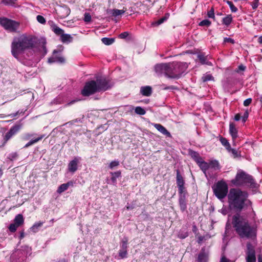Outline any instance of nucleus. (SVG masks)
Here are the masks:
<instances>
[{"label":"nucleus","mask_w":262,"mask_h":262,"mask_svg":"<svg viewBox=\"0 0 262 262\" xmlns=\"http://www.w3.org/2000/svg\"><path fill=\"white\" fill-rule=\"evenodd\" d=\"M210 164L213 168H218L219 167V163L216 161H211Z\"/></svg>","instance_id":"6e6d98bb"},{"label":"nucleus","mask_w":262,"mask_h":262,"mask_svg":"<svg viewBox=\"0 0 262 262\" xmlns=\"http://www.w3.org/2000/svg\"><path fill=\"white\" fill-rule=\"evenodd\" d=\"M246 69V67L244 66V65L243 64H241V65H239L237 70H236V72H239V71H244Z\"/></svg>","instance_id":"13d9d810"},{"label":"nucleus","mask_w":262,"mask_h":262,"mask_svg":"<svg viewBox=\"0 0 262 262\" xmlns=\"http://www.w3.org/2000/svg\"><path fill=\"white\" fill-rule=\"evenodd\" d=\"M18 157V154L16 152H14L10 154L8 157V159H9L11 161H13L16 160Z\"/></svg>","instance_id":"79ce46f5"},{"label":"nucleus","mask_w":262,"mask_h":262,"mask_svg":"<svg viewBox=\"0 0 262 262\" xmlns=\"http://www.w3.org/2000/svg\"><path fill=\"white\" fill-rule=\"evenodd\" d=\"M197 163L204 172H205L209 168V165L207 162L204 161L202 159L198 161Z\"/></svg>","instance_id":"aec40b11"},{"label":"nucleus","mask_w":262,"mask_h":262,"mask_svg":"<svg viewBox=\"0 0 262 262\" xmlns=\"http://www.w3.org/2000/svg\"><path fill=\"white\" fill-rule=\"evenodd\" d=\"M232 182L235 185H247L251 187H255V183L252 176L243 171H240L236 174V178Z\"/></svg>","instance_id":"423d86ee"},{"label":"nucleus","mask_w":262,"mask_h":262,"mask_svg":"<svg viewBox=\"0 0 262 262\" xmlns=\"http://www.w3.org/2000/svg\"><path fill=\"white\" fill-rule=\"evenodd\" d=\"M226 3L229 5L232 12H236L237 11V8L233 4L232 2L226 1Z\"/></svg>","instance_id":"a19ab883"},{"label":"nucleus","mask_w":262,"mask_h":262,"mask_svg":"<svg viewBox=\"0 0 262 262\" xmlns=\"http://www.w3.org/2000/svg\"><path fill=\"white\" fill-rule=\"evenodd\" d=\"M188 235L187 232H185V233H181V232H179V234H178V237L181 238V239H184L185 238H186V237H187Z\"/></svg>","instance_id":"5fc2aeb1"},{"label":"nucleus","mask_w":262,"mask_h":262,"mask_svg":"<svg viewBox=\"0 0 262 262\" xmlns=\"http://www.w3.org/2000/svg\"><path fill=\"white\" fill-rule=\"evenodd\" d=\"M207 16L209 18L215 19V15L214 12V9L213 7L208 12Z\"/></svg>","instance_id":"a18cd8bd"},{"label":"nucleus","mask_w":262,"mask_h":262,"mask_svg":"<svg viewBox=\"0 0 262 262\" xmlns=\"http://www.w3.org/2000/svg\"><path fill=\"white\" fill-rule=\"evenodd\" d=\"M179 188V196H182V195H184L185 197H186L187 195V192L184 186H179L178 187Z\"/></svg>","instance_id":"e433bc0d"},{"label":"nucleus","mask_w":262,"mask_h":262,"mask_svg":"<svg viewBox=\"0 0 262 262\" xmlns=\"http://www.w3.org/2000/svg\"><path fill=\"white\" fill-rule=\"evenodd\" d=\"M127 242L128 238L126 237H124L121 241V249L127 250Z\"/></svg>","instance_id":"c9c22d12"},{"label":"nucleus","mask_w":262,"mask_h":262,"mask_svg":"<svg viewBox=\"0 0 262 262\" xmlns=\"http://www.w3.org/2000/svg\"><path fill=\"white\" fill-rule=\"evenodd\" d=\"M60 39L62 42H70L72 41L73 37L68 34H61L60 36Z\"/></svg>","instance_id":"b1692460"},{"label":"nucleus","mask_w":262,"mask_h":262,"mask_svg":"<svg viewBox=\"0 0 262 262\" xmlns=\"http://www.w3.org/2000/svg\"><path fill=\"white\" fill-rule=\"evenodd\" d=\"M37 20L41 24H45L46 22L45 18L41 15H38L36 17Z\"/></svg>","instance_id":"49530a36"},{"label":"nucleus","mask_w":262,"mask_h":262,"mask_svg":"<svg viewBox=\"0 0 262 262\" xmlns=\"http://www.w3.org/2000/svg\"><path fill=\"white\" fill-rule=\"evenodd\" d=\"M220 141L222 144L226 148V149L228 150L230 148L231 146L228 141L223 137H221L220 138Z\"/></svg>","instance_id":"bb28decb"},{"label":"nucleus","mask_w":262,"mask_h":262,"mask_svg":"<svg viewBox=\"0 0 262 262\" xmlns=\"http://www.w3.org/2000/svg\"><path fill=\"white\" fill-rule=\"evenodd\" d=\"M14 221V223L17 225L19 227L21 226L24 222V219L23 215L21 214H18L16 215Z\"/></svg>","instance_id":"5701e85b"},{"label":"nucleus","mask_w":262,"mask_h":262,"mask_svg":"<svg viewBox=\"0 0 262 262\" xmlns=\"http://www.w3.org/2000/svg\"><path fill=\"white\" fill-rule=\"evenodd\" d=\"M31 253L30 247L28 246H23L13 253L11 262H26L27 257L30 255Z\"/></svg>","instance_id":"0eeeda50"},{"label":"nucleus","mask_w":262,"mask_h":262,"mask_svg":"<svg viewBox=\"0 0 262 262\" xmlns=\"http://www.w3.org/2000/svg\"><path fill=\"white\" fill-rule=\"evenodd\" d=\"M128 35V32H124L122 33H121L120 35H119V37L120 38H122V39H124V38H125L126 37H127V36Z\"/></svg>","instance_id":"bf43d9fd"},{"label":"nucleus","mask_w":262,"mask_h":262,"mask_svg":"<svg viewBox=\"0 0 262 262\" xmlns=\"http://www.w3.org/2000/svg\"><path fill=\"white\" fill-rule=\"evenodd\" d=\"M166 19H167V18L166 17H163L162 18H161L158 21H157L155 23H154L153 25H156V26H158L159 25H161V24L164 23V21L165 20H166Z\"/></svg>","instance_id":"8fccbe9b"},{"label":"nucleus","mask_w":262,"mask_h":262,"mask_svg":"<svg viewBox=\"0 0 262 262\" xmlns=\"http://www.w3.org/2000/svg\"><path fill=\"white\" fill-rule=\"evenodd\" d=\"M46 43L45 39H41L39 44L40 48H37L35 38L32 36L21 35L18 37H14L11 45V54L16 59L23 54L26 50L31 49L34 51L46 50L45 45Z\"/></svg>","instance_id":"f257e3e1"},{"label":"nucleus","mask_w":262,"mask_h":262,"mask_svg":"<svg viewBox=\"0 0 262 262\" xmlns=\"http://www.w3.org/2000/svg\"><path fill=\"white\" fill-rule=\"evenodd\" d=\"M224 42H231V43H234V41L233 39L231 38H224Z\"/></svg>","instance_id":"052dcab7"},{"label":"nucleus","mask_w":262,"mask_h":262,"mask_svg":"<svg viewBox=\"0 0 262 262\" xmlns=\"http://www.w3.org/2000/svg\"><path fill=\"white\" fill-rule=\"evenodd\" d=\"M154 126L161 133L168 137H171L170 133L166 129V128L160 124L154 123Z\"/></svg>","instance_id":"2eb2a0df"},{"label":"nucleus","mask_w":262,"mask_h":262,"mask_svg":"<svg viewBox=\"0 0 262 262\" xmlns=\"http://www.w3.org/2000/svg\"><path fill=\"white\" fill-rule=\"evenodd\" d=\"M232 21V16L231 15H228L224 17L222 20L223 24L228 26Z\"/></svg>","instance_id":"cd10ccee"},{"label":"nucleus","mask_w":262,"mask_h":262,"mask_svg":"<svg viewBox=\"0 0 262 262\" xmlns=\"http://www.w3.org/2000/svg\"><path fill=\"white\" fill-rule=\"evenodd\" d=\"M258 42L260 43H262V36H260L258 39Z\"/></svg>","instance_id":"338daca9"},{"label":"nucleus","mask_w":262,"mask_h":262,"mask_svg":"<svg viewBox=\"0 0 262 262\" xmlns=\"http://www.w3.org/2000/svg\"><path fill=\"white\" fill-rule=\"evenodd\" d=\"M248 115H249V112L247 110L245 112L243 116L242 117V121L243 122H245L247 120L248 117Z\"/></svg>","instance_id":"3c124183"},{"label":"nucleus","mask_w":262,"mask_h":262,"mask_svg":"<svg viewBox=\"0 0 262 262\" xmlns=\"http://www.w3.org/2000/svg\"><path fill=\"white\" fill-rule=\"evenodd\" d=\"M213 77L211 74L204 75L202 77V79L203 82H206L209 80H213Z\"/></svg>","instance_id":"58836bf2"},{"label":"nucleus","mask_w":262,"mask_h":262,"mask_svg":"<svg viewBox=\"0 0 262 262\" xmlns=\"http://www.w3.org/2000/svg\"><path fill=\"white\" fill-rule=\"evenodd\" d=\"M127 250L121 249L119 250V256L121 258H124L126 257L127 256Z\"/></svg>","instance_id":"37998d69"},{"label":"nucleus","mask_w":262,"mask_h":262,"mask_svg":"<svg viewBox=\"0 0 262 262\" xmlns=\"http://www.w3.org/2000/svg\"><path fill=\"white\" fill-rule=\"evenodd\" d=\"M228 152H231L232 154V156L234 158L241 157V152L235 149L232 148L230 147L229 150H227Z\"/></svg>","instance_id":"7c9ffc66"},{"label":"nucleus","mask_w":262,"mask_h":262,"mask_svg":"<svg viewBox=\"0 0 262 262\" xmlns=\"http://www.w3.org/2000/svg\"><path fill=\"white\" fill-rule=\"evenodd\" d=\"M125 11L123 10H119V9H113L112 10V15L114 16H117L118 15L123 14L124 13Z\"/></svg>","instance_id":"4c0bfd02"},{"label":"nucleus","mask_w":262,"mask_h":262,"mask_svg":"<svg viewBox=\"0 0 262 262\" xmlns=\"http://www.w3.org/2000/svg\"><path fill=\"white\" fill-rule=\"evenodd\" d=\"M74 185V182L72 181H70L67 183H64L60 185L57 190V193H61L64 191L67 190L69 187H72Z\"/></svg>","instance_id":"dca6fc26"},{"label":"nucleus","mask_w":262,"mask_h":262,"mask_svg":"<svg viewBox=\"0 0 262 262\" xmlns=\"http://www.w3.org/2000/svg\"><path fill=\"white\" fill-rule=\"evenodd\" d=\"M43 223L39 222L35 223L31 228V231L35 233L38 231L39 228L42 226Z\"/></svg>","instance_id":"a878e982"},{"label":"nucleus","mask_w":262,"mask_h":262,"mask_svg":"<svg viewBox=\"0 0 262 262\" xmlns=\"http://www.w3.org/2000/svg\"><path fill=\"white\" fill-rule=\"evenodd\" d=\"M63 50V47L60 46L58 49L54 50L53 55L48 59V62L50 63L53 62L63 63L65 61L64 58L60 56V52Z\"/></svg>","instance_id":"9d476101"},{"label":"nucleus","mask_w":262,"mask_h":262,"mask_svg":"<svg viewBox=\"0 0 262 262\" xmlns=\"http://www.w3.org/2000/svg\"><path fill=\"white\" fill-rule=\"evenodd\" d=\"M232 225L236 233L241 238L256 236V230L252 227L247 219L237 213L232 217Z\"/></svg>","instance_id":"7ed1b4c3"},{"label":"nucleus","mask_w":262,"mask_h":262,"mask_svg":"<svg viewBox=\"0 0 262 262\" xmlns=\"http://www.w3.org/2000/svg\"><path fill=\"white\" fill-rule=\"evenodd\" d=\"M45 136V135H40L39 137H37V138L30 141L28 143H27L24 146V148H27V147H29L30 146L37 143L39 141L41 140Z\"/></svg>","instance_id":"393cba45"},{"label":"nucleus","mask_w":262,"mask_h":262,"mask_svg":"<svg viewBox=\"0 0 262 262\" xmlns=\"http://www.w3.org/2000/svg\"><path fill=\"white\" fill-rule=\"evenodd\" d=\"M179 203L181 211L184 212L185 211L187 208L186 197L184 195L179 196Z\"/></svg>","instance_id":"a211bd4d"},{"label":"nucleus","mask_w":262,"mask_h":262,"mask_svg":"<svg viewBox=\"0 0 262 262\" xmlns=\"http://www.w3.org/2000/svg\"><path fill=\"white\" fill-rule=\"evenodd\" d=\"M141 94L145 96H149L152 93V89L150 86H142L140 89Z\"/></svg>","instance_id":"6ab92c4d"},{"label":"nucleus","mask_w":262,"mask_h":262,"mask_svg":"<svg viewBox=\"0 0 262 262\" xmlns=\"http://www.w3.org/2000/svg\"><path fill=\"white\" fill-rule=\"evenodd\" d=\"M198 58L202 64H206L209 65L210 63V62L207 61L206 56H205L203 54H198Z\"/></svg>","instance_id":"c85d7f7f"},{"label":"nucleus","mask_w":262,"mask_h":262,"mask_svg":"<svg viewBox=\"0 0 262 262\" xmlns=\"http://www.w3.org/2000/svg\"><path fill=\"white\" fill-rule=\"evenodd\" d=\"M188 68L186 62H173L168 63L167 77L178 79Z\"/></svg>","instance_id":"39448f33"},{"label":"nucleus","mask_w":262,"mask_h":262,"mask_svg":"<svg viewBox=\"0 0 262 262\" xmlns=\"http://www.w3.org/2000/svg\"><path fill=\"white\" fill-rule=\"evenodd\" d=\"M135 112L137 114L140 115H143L146 113L145 110L140 106H137L135 109Z\"/></svg>","instance_id":"f704fd0d"},{"label":"nucleus","mask_w":262,"mask_h":262,"mask_svg":"<svg viewBox=\"0 0 262 262\" xmlns=\"http://www.w3.org/2000/svg\"><path fill=\"white\" fill-rule=\"evenodd\" d=\"M112 175V177L111 178L112 181L115 183L116 182L117 178L120 177L121 176V171H117L114 172H111Z\"/></svg>","instance_id":"2f4dec72"},{"label":"nucleus","mask_w":262,"mask_h":262,"mask_svg":"<svg viewBox=\"0 0 262 262\" xmlns=\"http://www.w3.org/2000/svg\"><path fill=\"white\" fill-rule=\"evenodd\" d=\"M258 2L259 0H254V1L252 3V7L253 9H256L258 6Z\"/></svg>","instance_id":"603ef678"},{"label":"nucleus","mask_w":262,"mask_h":262,"mask_svg":"<svg viewBox=\"0 0 262 262\" xmlns=\"http://www.w3.org/2000/svg\"><path fill=\"white\" fill-rule=\"evenodd\" d=\"M176 181L178 187L184 186V181L183 178L178 170L177 171Z\"/></svg>","instance_id":"412c9836"},{"label":"nucleus","mask_w":262,"mask_h":262,"mask_svg":"<svg viewBox=\"0 0 262 262\" xmlns=\"http://www.w3.org/2000/svg\"><path fill=\"white\" fill-rule=\"evenodd\" d=\"M112 86L110 81L105 78H97L96 80H91L85 83L81 91L84 96H89L97 92L105 91Z\"/></svg>","instance_id":"20e7f679"},{"label":"nucleus","mask_w":262,"mask_h":262,"mask_svg":"<svg viewBox=\"0 0 262 262\" xmlns=\"http://www.w3.org/2000/svg\"><path fill=\"white\" fill-rule=\"evenodd\" d=\"M119 164V162L118 161H114L110 163V164L109 165V167L111 169H113L115 167L118 166Z\"/></svg>","instance_id":"09e8293b"},{"label":"nucleus","mask_w":262,"mask_h":262,"mask_svg":"<svg viewBox=\"0 0 262 262\" xmlns=\"http://www.w3.org/2000/svg\"><path fill=\"white\" fill-rule=\"evenodd\" d=\"M19 129L18 126H14L12 127L8 132H7L5 136V142L9 140L13 135L16 134Z\"/></svg>","instance_id":"4468645a"},{"label":"nucleus","mask_w":262,"mask_h":262,"mask_svg":"<svg viewBox=\"0 0 262 262\" xmlns=\"http://www.w3.org/2000/svg\"><path fill=\"white\" fill-rule=\"evenodd\" d=\"M20 238H23L24 237V233H23V232H21V233H20Z\"/></svg>","instance_id":"774afa93"},{"label":"nucleus","mask_w":262,"mask_h":262,"mask_svg":"<svg viewBox=\"0 0 262 262\" xmlns=\"http://www.w3.org/2000/svg\"><path fill=\"white\" fill-rule=\"evenodd\" d=\"M168 69V63H160L157 64L155 67V71L159 76L164 74L167 77Z\"/></svg>","instance_id":"9b49d317"},{"label":"nucleus","mask_w":262,"mask_h":262,"mask_svg":"<svg viewBox=\"0 0 262 262\" xmlns=\"http://www.w3.org/2000/svg\"><path fill=\"white\" fill-rule=\"evenodd\" d=\"M18 227L17 225L14 223L9 225V229L11 232H14Z\"/></svg>","instance_id":"c03bdc74"},{"label":"nucleus","mask_w":262,"mask_h":262,"mask_svg":"<svg viewBox=\"0 0 262 262\" xmlns=\"http://www.w3.org/2000/svg\"><path fill=\"white\" fill-rule=\"evenodd\" d=\"M34 135V134H27L25 136V139L26 140H28L30 138H31L32 137H33Z\"/></svg>","instance_id":"e2e57ef3"},{"label":"nucleus","mask_w":262,"mask_h":262,"mask_svg":"<svg viewBox=\"0 0 262 262\" xmlns=\"http://www.w3.org/2000/svg\"><path fill=\"white\" fill-rule=\"evenodd\" d=\"M101 40H102V42L104 45H110L114 42L115 39L112 38L104 37L101 39Z\"/></svg>","instance_id":"473e14b6"},{"label":"nucleus","mask_w":262,"mask_h":262,"mask_svg":"<svg viewBox=\"0 0 262 262\" xmlns=\"http://www.w3.org/2000/svg\"><path fill=\"white\" fill-rule=\"evenodd\" d=\"M211 22L208 19H204L199 23V26H206L209 27L211 25Z\"/></svg>","instance_id":"ea45409f"},{"label":"nucleus","mask_w":262,"mask_h":262,"mask_svg":"<svg viewBox=\"0 0 262 262\" xmlns=\"http://www.w3.org/2000/svg\"><path fill=\"white\" fill-rule=\"evenodd\" d=\"M189 154L196 163H198V161H200L202 159V158L200 156L199 153L195 151L190 150L189 151Z\"/></svg>","instance_id":"4be33fe9"},{"label":"nucleus","mask_w":262,"mask_h":262,"mask_svg":"<svg viewBox=\"0 0 262 262\" xmlns=\"http://www.w3.org/2000/svg\"><path fill=\"white\" fill-rule=\"evenodd\" d=\"M246 254L247 262H256L255 250L252 246L250 244H247Z\"/></svg>","instance_id":"f8f14e48"},{"label":"nucleus","mask_w":262,"mask_h":262,"mask_svg":"<svg viewBox=\"0 0 262 262\" xmlns=\"http://www.w3.org/2000/svg\"><path fill=\"white\" fill-rule=\"evenodd\" d=\"M229 134L233 141L238 137V131L233 123H230L229 124Z\"/></svg>","instance_id":"f3484780"},{"label":"nucleus","mask_w":262,"mask_h":262,"mask_svg":"<svg viewBox=\"0 0 262 262\" xmlns=\"http://www.w3.org/2000/svg\"><path fill=\"white\" fill-rule=\"evenodd\" d=\"M84 20L86 23H89L91 20V15L89 13H85L84 14Z\"/></svg>","instance_id":"de8ad7c7"},{"label":"nucleus","mask_w":262,"mask_h":262,"mask_svg":"<svg viewBox=\"0 0 262 262\" xmlns=\"http://www.w3.org/2000/svg\"><path fill=\"white\" fill-rule=\"evenodd\" d=\"M220 262H230V260L225 257H222L220 260Z\"/></svg>","instance_id":"69168bd1"},{"label":"nucleus","mask_w":262,"mask_h":262,"mask_svg":"<svg viewBox=\"0 0 262 262\" xmlns=\"http://www.w3.org/2000/svg\"><path fill=\"white\" fill-rule=\"evenodd\" d=\"M251 102H252V99L248 98L244 101V105L245 106H247L251 103Z\"/></svg>","instance_id":"4d7b16f0"},{"label":"nucleus","mask_w":262,"mask_h":262,"mask_svg":"<svg viewBox=\"0 0 262 262\" xmlns=\"http://www.w3.org/2000/svg\"><path fill=\"white\" fill-rule=\"evenodd\" d=\"M78 162L79 159L76 157L74 158L73 160L70 161L68 166L69 171L72 173L75 172L78 169Z\"/></svg>","instance_id":"ddd939ff"},{"label":"nucleus","mask_w":262,"mask_h":262,"mask_svg":"<svg viewBox=\"0 0 262 262\" xmlns=\"http://www.w3.org/2000/svg\"><path fill=\"white\" fill-rule=\"evenodd\" d=\"M3 3L5 5H13L15 3L14 0H3Z\"/></svg>","instance_id":"864d4df0"},{"label":"nucleus","mask_w":262,"mask_h":262,"mask_svg":"<svg viewBox=\"0 0 262 262\" xmlns=\"http://www.w3.org/2000/svg\"><path fill=\"white\" fill-rule=\"evenodd\" d=\"M248 193L239 189L232 188L228 195L230 209L239 214L243 209L251 207V202L248 199Z\"/></svg>","instance_id":"f03ea898"},{"label":"nucleus","mask_w":262,"mask_h":262,"mask_svg":"<svg viewBox=\"0 0 262 262\" xmlns=\"http://www.w3.org/2000/svg\"><path fill=\"white\" fill-rule=\"evenodd\" d=\"M241 117L239 114H237L234 117V120L235 121H239L241 119Z\"/></svg>","instance_id":"0e129e2a"},{"label":"nucleus","mask_w":262,"mask_h":262,"mask_svg":"<svg viewBox=\"0 0 262 262\" xmlns=\"http://www.w3.org/2000/svg\"><path fill=\"white\" fill-rule=\"evenodd\" d=\"M52 30L56 35H60V36H61V34L63 33L64 32L62 29L57 27V26H53Z\"/></svg>","instance_id":"72a5a7b5"},{"label":"nucleus","mask_w":262,"mask_h":262,"mask_svg":"<svg viewBox=\"0 0 262 262\" xmlns=\"http://www.w3.org/2000/svg\"><path fill=\"white\" fill-rule=\"evenodd\" d=\"M206 238L204 236H200L198 237V242L199 244L201 243L204 240H206Z\"/></svg>","instance_id":"680f3d73"},{"label":"nucleus","mask_w":262,"mask_h":262,"mask_svg":"<svg viewBox=\"0 0 262 262\" xmlns=\"http://www.w3.org/2000/svg\"><path fill=\"white\" fill-rule=\"evenodd\" d=\"M212 189L215 195L220 200L224 199L228 193L227 185L222 181L218 182Z\"/></svg>","instance_id":"6e6552de"},{"label":"nucleus","mask_w":262,"mask_h":262,"mask_svg":"<svg viewBox=\"0 0 262 262\" xmlns=\"http://www.w3.org/2000/svg\"><path fill=\"white\" fill-rule=\"evenodd\" d=\"M198 262H207V255L204 252H201L198 255Z\"/></svg>","instance_id":"c756f323"},{"label":"nucleus","mask_w":262,"mask_h":262,"mask_svg":"<svg viewBox=\"0 0 262 262\" xmlns=\"http://www.w3.org/2000/svg\"><path fill=\"white\" fill-rule=\"evenodd\" d=\"M0 25L11 32H16L19 26L18 22L5 17H0Z\"/></svg>","instance_id":"1a4fd4ad"}]
</instances>
